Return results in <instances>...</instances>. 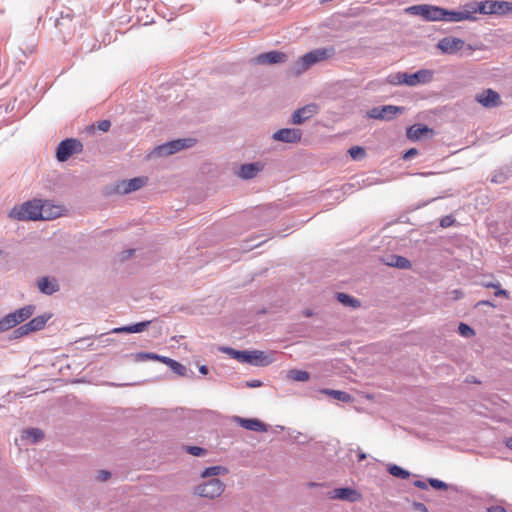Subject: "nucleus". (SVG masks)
Segmentation results:
<instances>
[{
  "instance_id": "6e6d98bb",
  "label": "nucleus",
  "mask_w": 512,
  "mask_h": 512,
  "mask_svg": "<svg viewBox=\"0 0 512 512\" xmlns=\"http://www.w3.org/2000/svg\"><path fill=\"white\" fill-rule=\"evenodd\" d=\"M494 295L496 297H500V296H503V297H508V292L504 289H501V286L499 288L496 289Z\"/></svg>"
},
{
  "instance_id": "680f3d73",
  "label": "nucleus",
  "mask_w": 512,
  "mask_h": 512,
  "mask_svg": "<svg viewBox=\"0 0 512 512\" xmlns=\"http://www.w3.org/2000/svg\"><path fill=\"white\" fill-rule=\"evenodd\" d=\"M485 287L487 288H499L500 287V283L499 282H496V283H493V282H489V283H486L484 284Z\"/></svg>"
},
{
  "instance_id": "a211bd4d",
  "label": "nucleus",
  "mask_w": 512,
  "mask_h": 512,
  "mask_svg": "<svg viewBox=\"0 0 512 512\" xmlns=\"http://www.w3.org/2000/svg\"><path fill=\"white\" fill-rule=\"evenodd\" d=\"M37 286L41 293L48 296L53 295L60 289L58 281L55 278L49 276L40 278L38 280Z\"/></svg>"
},
{
  "instance_id": "4c0bfd02",
  "label": "nucleus",
  "mask_w": 512,
  "mask_h": 512,
  "mask_svg": "<svg viewBox=\"0 0 512 512\" xmlns=\"http://www.w3.org/2000/svg\"><path fill=\"white\" fill-rule=\"evenodd\" d=\"M31 332L28 328V326H26V323L20 325L19 327H17L16 329L13 330L12 332V335H11V338L12 339H19V338H22L26 335H29Z\"/></svg>"
},
{
  "instance_id": "c03bdc74",
  "label": "nucleus",
  "mask_w": 512,
  "mask_h": 512,
  "mask_svg": "<svg viewBox=\"0 0 512 512\" xmlns=\"http://www.w3.org/2000/svg\"><path fill=\"white\" fill-rule=\"evenodd\" d=\"M116 192L119 193V194H123V195L128 194V180L127 179L122 180L116 186Z\"/></svg>"
},
{
  "instance_id": "a878e982",
  "label": "nucleus",
  "mask_w": 512,
  "mask_h": 512,
  "mask_svg": "<svg viewBox=\"0 0 512 512\" xmlns=\"http://www.w3.org/2000/svg\"><path fill=\"white\" fill-rule=\"evenodd\" d=\"M384 263L387 266L396 267L399 269L411 268V262L406 257L400 256V255H394V254L388 255L385 258Z\"/></svg>"
},
{
  "instance_id": "9d476101",
  "label": "nucleus",
  "mask_w": 512,
  "mask_h": 512,
  "mask_svg": "<svg viewBox=\"0 0 512 512\" xmlns=\"http://www.w3.org/2000/svg\"><path fill=\"white\" fill-rule=\"evenodd\" d=\"M404 107L395 105H384L373 107L367 113L369 118L390 121L395 118L397 114H401L404 111Z\"/></svg>"
},
{
  "instance_id": "69168bd1",
  "label": "nucleus",
  "mask_w": 512,
  "mask_h": 512,
  "mask_svg": "<svg viewBox=\"0 0 512 512\" xmlns=\"http://www.w3.org/2000/svg\"><path fill=\"white\" fill-rule=\"evenodd\" d=\"M208 367L206 365H202L199 367V372L203 375H206L208 373Z\"/></svg>"
},
{
  "instance_id": "f704fd0d",
  "label": "nucleus",
  "mask_w": 512,
  "mask_h": 512,
  "mask_svg": "<svg viewBox=\"0 0 512 512\" xmlns=\"http://www.w3.org/2000/svg\"><path fill=\"white\" fill-rule=\"evenodd\" d=\"M152 322V320H145L138 323L130 324V334L143 332L149 325L152 324Z\"/></svg>"
},
{
  "instance_id": "37998d69",
  "label": "nucleus",
  "mask_w": 512,
  "mask_h": 512,
  "mask_svg": "<svg viewBox=\"0 0 512 512\" xmlns=\"http://www.w3.org/2000/svg\"><path fill=\"white\" fill-rule=\"evenodd\" d=\"M429 484L434 488V489H438V490H442V489H446L447 488V484L441 480H438V479H434V478H430L429 479Z\"/></svg>"
},
{
  "instance_id": "412c9836",
  "label": "nucleus",
  "mask_w": 512,
  "mask_h": 512,
  "mask_svg": "<svg viewBox=\"0 0 512 512\" xmlns=\"http://www.w3.org/2000/svg\"><path fill=\"white\" fill-rule=\"evenodd\" d=\"M234 421L237 422L241 427L256 432H266L267 426L265 423L258 419L241 418L239 416L234 417Z\"/></svg>"
},
{
  "instance_id": "9b49d317",
  "label": "nucleus",
  "mask_w": 512,
  "mask_h": 512,
  "mask_svg": "<svg viewBox=\"0 0 512 512\" xmlns=\"http://www.w3.org/2000/svg\"><path fill=\"white\" fill-rule=\"evenodd\" d=\"M445 13L446 14H443L442 21L460 22V21H465V20H469V21L476 20V17L474 16L475 10H474V7L472 6V2L465 4L461 11L445 9Z\"/></svg>"
},
{
  "instance_id": "2eb2a0df",
  "label": "nucleus",
  "mask_w": 512,
  "mask_h": 512,
  "mask_svg": "<svg viewBox=\"0 0 512 512\" xmlns=\"http://www.w3.org/2000/svg\"><path fill=\"white\" fill-rule=\"evenodd\" d=\"M330 494L332 499H341L349 502H357L361 499V494L350 487L336 488Z\"/></svg>"
},
{
  "instance_id": "58836bf2",
  "label": "nucleus",
  "mask_w": 512,
  "mask_h": 512,
  "mask_svg": "<svg viewBox=\"0 0 512 512\" xmlns=\"http://www.w3.org/2000/svg\"><path fill=\"white\" fill-rule=\"evenodd\" d=\"M348 153L351 156V158L354 160H360L366 155L365 149L360 146L351 147L348 150Z\"/></svg>"
},
{
  "instance_id": "4d7b16f0",
  "label": "nucleus",
  "mask_w": 512,
  "mask_h": 512,
  "mask_svg": "<svg viewBox=\"0 0 512 512\" xmlns=\"http://www.w3.org/2000/svg\"><path fill=\"white\" fill-rule=\"evenodd\" d=\"M414 486L420 489H427V483L422 480H416L414 481Z\"/></svg>"
},
{
  "instance_id": "338daca9",
  "label": "nucleus",
  "mask_w": 512,
  "mask_h": 512,
  "mask_svg": "<svg viewBox=\"0 0 512 512\" xmlns=\"http://www.w3.org/2000/svg\"><path fill=\"white\" fill-rule=\"evenodd\" d=\"M303 316L305 317H311L313 315V311L310 309H306L302 312Z\"/></svg>"
},
{
  "instance_id": "5fc2aeb1",
  "label": "nucleus",
  "mask_w": 512,
  "mask_h": 512,
  "mask_svg": "<svg viewBox=\"0 0 512 512\" xmlns=\"http://www.w3.org/2000/svg\"><path fill=\"white\" fill-rule=\"evenodd\" d=\"M246 386L249 388H256L262 386V382L260 380H250L246 382Z\"/></svg>"
},
{
  "instance_id": "ddd939ff",
  "label": "nucleus",
  "mask_w": 512,
  "mask_h": 512,
  "mask_svg": "<svg viewBox=\"0 0 512 512\" xmlns=\"http://www.w3.org/2000/svg\"><path fill=\"white\" fill-rule=\"evenodd\" d=\"M302 131L297 128H283L272 134V139L283 143H297L301 140Z\"/></svg>"
},
{
  "instance_id": "7ed1b4c3",
  "label": "nucleus",
  "mask_w": 512,
  "mask_h": 512,
  "mask_svg": "<svg viewBox=\"0 0 512 512\" xmlns=\"http://www.w3.org/2000/svg\"><path fill=\"white\" fill-rule=\"evenodd\" d=\"M405 12L410 15L420 16L425 21H442L445 8L430 4H419L407 7Z\"/></svg>"
},
{
  "instance_id": "20e7f679",
  "label": "nucleus",
  "mask_w": 512,
  "mask_h": 512,
  "mask_svg": "<svg viewBox=\"0 0 512 512\" xmlns=\"http://www.w3.org/2000/svg\"><path fill=\"white\" fill-rule=\"evenodd\" d=\"M135 362H143L146 360H157L166 364L174 373L179 376H184L186 373V367L181 363L175 361L166 356H161L151 352H138L132 355Z\"/></svg>"
},
{
  "instance_id": "b1692460",
  "label": "nucleus",
  "mask_w": 512,
  "mask_h": 512,
  "mask_svg": "<svg viewBox=\"0 0 512 512\" xmlns=\"http://www.w3.org/2000/svg\"><path fill=\"white\" fill-rule=\"evenodd\" d=\"M428 133H433V130L428 126L423 124H414L407 129L406 135L408 139L416 141Z\"/></svg>"
},
{
  "instance_id": "774afa93",
  "label": "nucleus",
  "mask_w": 512,
  "mask_h": 512,
  "mask_svg": "<svg viewBox=\"0 0 512 512\" xmlns=\"http://www.w3.org/2000/svg\"><path fill=\"white\" fill-rule=\"evenodd\" d=\"M506 446L512 450V437L508 438L505 442Z\"/></svg>"
},
{
  "instance_id": "bb28decb",
  "label": "nucleus",
  "mask_w": 512,
  "mask_h": 512,
  "mask_svg": "<svg viewBox=\"0 0 512 512\" xmlns=\"http://www.w3.org/2000/svg\"><path fill=\"white\" fill-rule=\"evenodd\" d=\"M319 392L321 394L328 395L335 400L342 401L345 403L350 402L352 400V396L349 393L340 390L324 388L321 389Z\"/></svg>"
},
{
  "instance_id": "ea45409f",
  "label": "nucleus",
  "mask_w": 512,
  "mask_h": 512,
  "mask_svg": "<svg viewBox=\"0 0 512 512\" xmlns=\"http://www.w3.org/2000/svg\"><path fill=\"white\" fill-rule=\"evenodd\" d=\"M459 333L466 338L472 337L475 335L473 328L465 323H460L458 327Z\"/></svg>"
},
{
  "instance_id": "7c9ffc66",
  "label": "nucleus",
  "mask_w": 512,
  "mask_h": 512,
  "mask_svg": "<svg viewBox=\"0 0 512 512\" xmlns=\"http://www.w3.org/2000/svg\"><path fill=\"white\" fill-rule=\"evenodd\" d=\"M62 209L60 206H49L44 203L43 218L42 220H52L61 216Z\"/></svg>"
},
{
  "instance_id": "0e129e2a",
  "label": "nucleus",
  "mask_w": 512,
  "mask_h": 512,
  "mask_svg": "<svg viewBox=\"0 0 512 512\" xmlns=\"http://www.w3.org/2000/svg\"><path fill=\"white\" fill-rule=\"evenodd\" d=\"M128 258V249H124L121 254H120V260L121 261H124L125 259Z\"/></svg>"
},
{
  "instance_id": "e2e57ef3",
  "label": "nucleus",
  "mask_w": 512,
  "mask_h": 512,
  "mask_svg": "<svg viewBox=\"0 0 512 512\" xmlns=\"http://www.w3.org/2000/svg\"><path fill=\"white\" fill-rule=\"evenodd\" d=\"M97 47V44L94 43L93 47L92 48H84L83 45L81 46L80 50L81 52L83 53H88V52H91L92 50H94L95 48Z\"/></svg>"
},
{
  "instance_id": "c756f323",
  "label": "nucleus",
  "mask_w": 512,
  "mask_h": 512,
  "mask_svg": "<svg viewBox=\"0 0 512 512\" xmlns=\"http://www.w3.org/2000/svg\"><path fill=\"white\" fill-rule=\"evenodd\" d=\"M287 378L292 381L305 382L310 379V374L304 370L291 369L287 372Z\"/></svg>"
},
{
  "instance_id": "052dcab7",
  "label": "nucleus",
  "mask_w": 512,
  "mask_h": 512,
  "mask_svg": "<svg viewBox=\"0 0 512 512\" xmlns=\"http://www.w3.org/2000/svg\"><path fill=\"white\" fill-rule=\"evenodd\" d=\"M357 456H358V462H362L363 460H365L367 458L366 453H364L361 450H358V455Z\"/></svg>"
},
{
  "instance_id": "a19ab883",
  "label": "nucleus",
  "mask_w": 512,
  "mask_h": 512,
  "mask_svg": "<svg viewBox=\"0 0 512 512\" xmlns=\"http://www.w3.org/2000/svg\"><path fill=\"white\" fill-rule=\"evenodd\" d=\"M507 177V174L503 170H498L493 174L491 181L497 184H502L506 181Z\"/></svg>"
},
{
  "instance_id": "4468645a",
  "label": "nucleus",
  "mask_w": 512,
  "mask_h": 512,
  "mask_svg": "<svg viewBox=\"0 0 512 512\" xmlns=\"http://www.w3.org/2000/svg\"><path fill=\"white\" fill-rule=\"evenodd\" d=\"M318 113V106L314 103L307 104L297 109L291 118V123L300 125Z\"/></svg>"
},
{
  "instance_id": "423d86ee",
  "label": "nucleus",
  "mask_w": 512,
  "mask_h": 512,
  "mask_svg": "<svg viewBox=\"0 0 512 512\" xmlns=\"http://www.w3.org/2000/svg\"><path fill=\"white\" fill-rule=\"evenodd\" d=\"M83 144L76 138H66L59 142L56 148V159L58 162L67 161L72 155L81 153Z\"/></svg>"
},
{
  "instance_id": "aec40b11",
  "label": "nucleus",
  "mask_w": 512,
  "mask_h": 512,
  "mask_svg": "<svg viewBox=\"0 0 512 512\" xmlns=\"http://www.w3.org/2000/svg\"><path fill=\"white\" fill-rule=\"evenodd\" d=\"M263 164L260 162L242 164L237 172L238 177L241 179H252L257 176V174L262 171Z\"/></svg>"
},
{
  "instance_id": "1a4fd4ad",
  "label": "nucleus",
  "mask_w": 512,
  "mask_h": 512,
  "mask_svg": "<svg viewBox=\"0 0 512 512\" xmlns=\"http://www.w3.org/2000/svg\"><path fill=\"white\" fill-rule=\"evenodd\" d=\"M237 360L240 363H248L253 366H267L271 360L264 351L252 350V351H240L237 354Z\"/></svg>"
},
{
  "instance_id": "e433bc0d",
  "label": "nucleus",
  "mask_w": 512,
  "mask_h": 512,
  "mask_svg": "<svg viewBox=\"0 0 512 512\" xmlns=\"http://www.w3.org/2000/svg\"><path fill=\"white\" fill-rule=\"evenodd\" d=\"M147 177H135L130 179V192L136 191L142 188L147 183Z\"/></svg>"
},
{
  "instance_id": "5701e85b",
  "label": "nucleus",
  "mask_w": 512,
  "mask_h": 512,
  "mask_svg": "<svg viewBox=\"0 0 512 512\" xmlns=\"http://www.w3.org/2000/svg\"><path fill=\"white\" fill-rule=\"evenodd\" d=\"M51 317V313H43L30 319L26 323V326H28L31 333L40 331L46 326L47 322L51 319Z\"/></svg>"
},
{
  "instance_id": "6ab92c4d",
  "label": "nucleus",
  "mask_w": 512,
  "mask_h": 512,
  "mask_svg": "<svg viewBox=\"0 0 512 512\" xmlns=\"http://www.w3.org/2000/svg\"><path fill=\"white\" fill-rule=\"evenodd\" d=\"M476 100L484 107L492 108L496 107L500 103V96L494 90L487 89L478 94Z\"/></svg>"
},
{
  "instance_id": "473e14b6",
  "label": "nucleus",
  "mask_w": 512,
  "mask_h": 512,
  "mask_svg": "<svg viewBox=\"0 0 512 512\" xmlns=\"http://www.w3.org/2000/svg\"><path fill=\"white\" fill-rule=\"evenodd\" d=\"M16 326L17 325L15 324V322L12 319V316H10L9 313L0 319V333H4Z\"/></svg>"
},
{
  "instance_id": "72a5a7b5",
  "label": "nucleus",
  "mask_w": 512,
  "mask_h": 512,
  "mask_svg": "<svg viewBox=\"0 0 512 512\" xmlns=\"http://www.w3.org/2000/svg\"><path fill=\"white\" fill-rule=\"evenodd\" d=\"M388 471L390 472L391 475H393L394 477H398V478H401V479H406L410 476V472L403 469L402 467L398 466V465H390L389 466V469Z\"/></svg>"
},
{
  "instance_id": "8fccbe9b",
  "label": "nucleus",
  "mask_w": 512,
  "mask_h": 512,
  "mask_svg": "<svg viewBox=\"0 0 512 512\" xmlns=\"http://www.w3.org/2000/svg\"><path fill=\"white\" fill-rule=\"evenodd\" d=\"M412 507L415 511L428 512V508L421 502H413Z\"/></svg>"
},
{
  "instance_id": "bf43d9fd",
  "label": "nucleus",
  "mask_w": 512,
  "mask_h": 512,
  "mask_svg": "<svg viewBox=\"0 0 512 512\" xmlns=\"http://www.w3.org/2000/svg\"><path fill=\"white\" fill-rule=\"evenodd\" d=\"M482 305L495 307V305L491 301H489V300H481V301L477 302L475 306L479 307V306H482Z\"/></svg>"
},
{
  "instance_id": "c9c22d12",
  "label": "nucleus",
  "mask_w": 512,
  "mask_h": 512,
  "mask_svg": "<svg viewBox=\"0 0 512 512\" xmlns=\"http://www.w3.org/2000/svg\"><path fill=\"white\" fill-rule=\"evenodd\" d=\"M183 450L186 451L187 453H189L193 456H197V457L205 456L207 454L206 449H204L202 447H198V446L184 445Z\"/></svg>"
},
{
  "instance_id": "cd10ccee",
  "label": "nucleus",
  "mask_w": 512,
  "mask_h": 512,
  "mask_svg": "<svg viewBox=\"0 0 512 512\" xmlns=\"http://www.w3.org/2000/svg\"><path fill=\"white\" fill-rule=\"evenodd\" d=\"M43 438L44 432L39 428H28L22 432V439L30 440L32 444L38 443Z\"/></svg>"
},
{
  "instance_id": "dca6fc26",
  "label": "nucleus",
  "mask_w": 512,
  "mask_h": 512,
  "mask_svg": "<svg viewBox=\"0 0 512 512\" xmlns=\"http://www.w3.org/2000/svg\"><path fill=\"white\" fill-rule=\"evenodd\" d=\"M287 58L288 57L284 52L273 50L258 55L256 57V62L258 64H277L286 62Z\"/></svg>"
},
{
  "instance_id": "79ce46f5",
  "label": "nucleus",
  "mask_w": 512,
  "mask_h": 512,
  "mask_svg": "<svg viewBox=\"0 0 512 512\" xmlns=\"http://www.w3.org/2000/svg\"><path fill=\"white\" fill-rule=\"evenodd\" d=\"M111 478V472L109 470H99L96 475V480L105 482Z\"/></svg>"
},
{
  "instance_id": "de8ad7c7",
  "label": "nucleus",
  "mask_w": 512,
  "mask_h": 512,
  "mask_svg": "<svg viewBox=\"0 0 512 512\" xmlns=\"http://www.w3.org/2000/svg\"><path fill=\"white\" fill-rule=\"evenodd\" d=\"M220 350L223 353L230 355L233 359H236V360H237V354H239V352H240V350H235L231 347H222V348H220Z\"/></svg>"
},
{
  "instance_id": "4be33fe9",
  "label": "nucleus",
  "mask_w": 512,
  "mask_h": 512,
  "mask_svg": "<svg viewBox=\"0 0 512 512\" xmlns=\"http://www.w3.org/2000/svg\"><path fill=\"white\" fill-rule=\"evenodd\" d=\"M434 72L429 69H421L415 73L410 74V87L417 86L419 84H427L432 81Z\"/></svg>"
},
{
  "instance_id": "f257e3e1",
  "label": "nucleus",
  "mask_w": 512,
  "mask_h": 512,
  "mask_svg": "<svg viewBox=\"0 0 512 512\" xmlns=\"http://www.w3.org/2000/svg\"><path fill=\"white\" fill-rule=\"evenodd\" d=\"M335 48L333 46L316 48L302 55L295 61L291 67L293 75H301L315 64L330 59L335 55Z\"/></svg>"
},
{
  "instance_id": "603ef678",
  "label": "nucleus",
  "mask_w": 512,
  "mask_h": 512,
  "mask_svg": "<svg viewBox=\"0 0 512 512\" xmlns=\"http://www.w3.org/2000/svg\"><path fill=\"white\" fill-rule=\"evenodd\" d=\"M417 153H418L417 149H415V148H411V149H409L408 151H406V153L404 154L403 158H404L405 160H407V159H411L412 157H414L415 155H417Z\"/></svg>"
},
{
  "instance_id": "f3484780",
  "label": "nucleus",
  "mask_w": 512,
  "mask_h": 512,
  "mask_svg": "<svg viewBox=\"0 0 512 512\" xmlns=\"http://www.w3.org/2000/svg\"><path fill=\"white\" fill-rule=\"evenodd\" d=\"M36 310V306L29 304L25 305L19 309H16L15 311L10 312V316H12L13 321L18 326L22 323H24L26 320L30 319Z\"/></svg>"
},
{
  "instance_id": "a18cd8bd",
  "label": "nucleus",
  "mask_w": 512,
  "mask_h": 512,
  "mask_svg": "<svg viewBox=\"0 0 512 512\" xmlns=\"http://www.w3.org/2000/svg\"><path fill=\"white\" fill-rule=\"evenodd\" d=\"M402 78L400 77V72L391 74L387 77V82L392 85H402Z\"/></svg>"
},
{
  "instance_id": "6e6552de",
  "label": "nucleus",
  "mask_w": 512,
  "mask_h": 512,
  "mask_svg": "<svg viewBox=\"0 0 512 512\" xmlns=\"http://www.w3.org/2000/svg\"><path fill=\"white\" fill-rule=\"evenodd\" d=\"M225 489V484L217 478H212L203 484H199L194 489V494L209 498L215 499L219 497Z\"/></svg>"
},
{
  "instance_id": "13d9d810",
  "label": "nucleus",
  "mask_w": 512,
  "mask_h": 512,
  "mask_svg": "<svg viewBox=\"0 0 512 512\" xmlns=\"http://www.w3.org/2000/svg\"><path fill=\"white\" fill-rule=\"evenodd\" d=\"M128 333V325H123L121 327H118V328H114L112 330V333Z\"/></svg>"
},
{
  "instance_id": "3c124183",
  "label": "nucleus",
  "mask_w": 512,
  "mask_h": 512,
  "mask_svg": "<svg viewBox=\"0 0 512 512\" xmlns=\"http://www.w3.org/2000/svg\"><path fill=\"white\" fill-rule=\"evenodd\" d=\"M487 512H508L503 506L493 505L487 508Z\"/></svg>"
},
{
  "instance_id": "0eeeda50",
  "label": "nucleus",
  "mask_w": 512,
  "mask_h": 512,
  "mask_svg": "<svg viewBox=\"0 0 512 512\" xmlns=\"http://www.w3.org/2000/svg\"><path fill=\"white\" fill-rule=\"evenodd\" d=\"M195 144V139L184 138L172 140L154 148L152 156H168L177 153L185 148H190Z\"/></svg>"
},
{
  "instance_id": "49530a36",
  "label": "nucleus",
  "mask_w": 512,
  "mask_h": 512,
  "mask_svg": "<svg viewBox=\"0 0 512 512\" xmlns=\"http://www.w3.org/2000/svg\"><path fill=\"white\" fill-rule=\"evenodd\" d=\"M110 127H111V122H110V120H107V119L101 120L97 123L98 130H100L102 132H107Z\"/></svg>"
},
{
  "instance_id": "c85d7f7f",
  "label": "nucleus",
  "mask_w": 512,
  "mask_h": 512,
  "mask_svg": "<svg viewBox=\"0 0 512 512\" xmlns=\"http://www.w3.org/2000/svg\"><path fill=\"white\" fill-rule=\"evenodd\" d=\"M336 298L344 306H348L353 309H357L361 306V302L357 298H354L343 292L336 293Z\"/></svg>"
},
{
  "instance_id": "f03ea898",
  "label": "nucleus",
  "mask_w": 512,
  "mask_h": 512,
  "mask_svg": "<svg viewBox=\"0 0 512 512\" xmlns=\"http://www.w3.org/2000/svg\"><path fill=\"white\" fill-rule=\"evenodd\" d=\"M44 203L40 199H33L21 205L14 206L9 217L19 221H37L43 218Z\"/></svg>"
},
{
  "instance_id": "2f4dec72",
  "label": "nucleus",
  "mask_w": 512,
  "mask_h": 512,
  "mask_svg": "<svg viewBox=\"0 0 512 512\" xmlns=\"http://www.w3.org/2000/svg\"><path fill=\"white\" fill-rule=\"evenodd\" d=\"M228 472V469L224 466H212L207 467L201 474V477L207 478V477H213L218 476L221 474H226Z\"/></svg>"
},
{
  "instance_id": "09e8293b",
  "label": "nucleus",
  "mask_w": 512,
  "mask_h": 512,
  "mask_svg": "<svg viewBox=\"0 0 512 512\" xmlns=\"http://www.w3.org/2000/svg\"><path fill=\"white\" fill-rule=\"evenodd\" d=\"M454 222V219L451 216H445L440 220V226L443 228L449 227Z\"/></svg>"
},
{
  "instance_id": "864d4df0",
  "label": "nucleus",
  "mask_w": 512,
  "mask_h": 512,
  "mask_svg": "<svg viewBox=\"0 0 512 512\" xmlns=\"http://www.w3.org/2000/svg\"><path fill=\"white\" fill-rule=\"evenodd\" d=\"M410 74L406 72H400V77L402 78V85L410 86V80H409Z\"/></svg>"
},
{
  "instance_id": "39448f33",
  "label": "nucleus",
  "mask_w": 512,
  "mask_h": 512,
  "mask_svg": "<svg viewBox=\"0 0 512 512\" xmlns=\"http://www.w3.org/2000/svg\"><path fill=\"white\" fill-rule=\"evenodd\" d=\"M475 13L504 15L512 11V3L507 1L472 2Z\"/></svg>"
},
{
  "instance_id": "393cba45",
  "label": "nucleus",
  "mask_w": 512,
  "mask_h": 512,
  "mask_svg": "<svg viewBox=\"0 0 512 512\" xmlns=\"http://www.w3.org/2000/svg\"><path fill=\"white\" fill-rule=\"evenodd\" d=\"M73 19L74 14L72 13V11L70 9H65L60 12L59 18H57L55 21V26L59 29L61 33H64V29L69 30L70 23L73 21Z\"/></svg>"
},
{
  "instance_id": "f8f14e48",
  "label": "nucleus",
  "mask_w": 512,
  "mask_h": 512,
  "mask_svg": "<svg viewBox=\"0 0 512 512\" xmlns=\"http://www.w3.org/2000/svg\"><path fill=\"white\" fill-rule=\"evenodd\" d=\"M436 46L443 54L455 55L465 47V41L461 38L448 36L440 39Z\"/></svg>"
}]
</instances>
